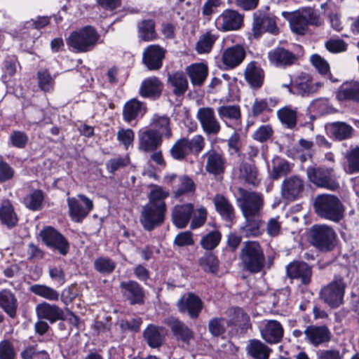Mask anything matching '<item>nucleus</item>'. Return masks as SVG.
Wrapping results in <instances>:
<instances>
[{
  "mask_svg": "<svg viewBox=\"0 0 359 359\" xmlns=\"http://www.w3.org/2000/svg\"><path fill=\"white\" fill-rule=\"evenodd\" d=\"M138 38L144 41H152L158 38L156 32V23L152 19L142 20L137 22Z\"/></svg>",
  "mask_w": 359,
  "mask_h": 359,
  "instance_id": "a19ab883",
  "label": "nucleus"
},
{
  "mask_svg": "<svg viewBox=\"0 0 359 359\" xmlns=\"http://www.w3.org/2000/svg\"><path fill=\"white\" fill-rule=\"evenodd\" d=\"M79 199L74 197L67 198L69 214L73 221L81 222L93 209V201L83 194L77 195Z\"/></svg>",
  "mask_w": 359,
  "mask_h": 359,
  "instance_id": "ddd939ff",
  "label": "nucleus"
},
{
  "mask_svg": "<svg viewBox=\"0 0 359 359\" xmlns=\"http://www.w3.org/2000/svg\"><path fill=\"white\" fill-rule=\"evenodd\" d=\"M18 301L14 292L10 289L0 290V309L5 312L11 318L17 316Z\"/></svg>",
  "mask_w": 359,
  "mask_h": 359,
  "instance_id": "72a5a7b5",
  "label": "nucleus"
},
{
  "mask_svg": "<svg viewBox=\"0 0 359 359\" xmlns=\"http://www.w3.org/2000/svg\"><path fill=\"white\" fill-rule=\"evenodd\" d=\"M165 323L170 329L175 339L182 341L186 345H189L194 339V332L183 321L177 318L170 317L165 320Z\"/></svg>",
  "mask_w": 359,
  "mask_h": 359,
  "instance_id": "412c9836",
  "label": "nucleus"
},
{
  "mask_svg": "<svg viewBox=\"0 0 359 359\" xmlns=\"http://www.w3.org/2000/svg\"><path fill=\"white\" fill-rule=\"evenodd\" d=\"M44 197V192L42 190L35 189L24 198V204L32 211L40 210L43 207Z\"/></svg>",
  "mask_w": 359,
  "mask_h": 359,
  "instance_id": "3c124183",
  "label": "nucleus"
},
{
  "mask_svg": "<svg viewBox=\"0 0 359 359\" xmlns=\"http://www.w3.org/2000/svg\"><path fill=\"white\" fill-rule=\"evenodd\" d=\"M195 190L196 184L191 177L186 175H180L178 182L175 186L173 194L175 197H180L182 195L194 193Z\"/></svg>",
  "mask_w": 359,
  "mask_h": 359,
  "instance_id": "8fccbe9b",
  "label": "nucleus"
},
{
  "mask_svg": "<svg viewBox=\"0 0 359 359\" xmlns=\"http://www.w3.org/2000/svg\"><path fill=\"white\" fill-rule=\"evenodd\" d=\"M241 197L238 199L239 207L245 218L260 216L264 205V198L261 194L248 191L240 189Z\"/></svg>",
  "mask_w": 359,
  "mask_h": 359,
  "instance_id": "0eeeda50",
  "label": "nucleus"
},
{
  "mask_svg": "<svg viewBox=\"0 0 359 359\" xmlns=\"http://www.w3.org/2000/svg\"><path fill=\"white\" fill-rule=\"evenodd\" d=\"M320 25L321 20L319 14L310 8L294 13L290 19L292 31L299 35L305 34L309 25L319 26Z\"/></svg>",
  "mask_w": 359,
  "mask_h": 359,
  "instance_id": "423d86ee",
  "label": "nucleus"
},
{
  "mask_svg": "<svg viewBox=\"0 0 359 359\" xmlns=\"http://www.w3.org/2000/svg\"><path fill=\"white\" fill-rule=\"evenodd\" d=\"M281 324L275 320H266L261 330L262 337L269 344H277L283 337Z\"/></svg>",
  "mask_w": 359,
  "mask_h": 359,
  "instance_id": "473e14b6",
  "label": "nucleus"
},
{
  "mask_svg": "<svg viewBox=\"0 0 359 359\" xmlns=\"http://www.w3.org/2000/svg\"><path fill=\"white\" fill-rule=\"evenodd\" d=\"M244 76L246 82L252 88L259 89L264 83V72L255 61L248 64L244 71Z\"/></svg>",
  "mask_w": 359,
  "mask_h": 359,
  "instance_id": "2f4dec72",
  "label": "nucleus"
},
{
  "mask_svg": "<svg viewBox=\"0 0 359 359\" xmlns=\"http://www.w3.org/2000/svg\"><path fill=\"white\" fill-rule=\"evenodd\" d=\"M286 271L290 278L299 280L303 285H307L311 283L312 268L305 262L290 263L286 267Z\"/></svg>",
  "mask_w": 359,
  "mask_h": 359,
  "instance_id": "5701e85b",
  "label": "nucleus"
},
{
  "mask_svg": "<svg viewBox=\"0 0 359 359\" xmlns=\"http://www.w3.org/2000/svg\"><path fill=\"white\" fill-rule=\"evenodd\" d=\"M166 50L158 44L148 46L142 53V62L150 71H157L163 66Z\"/></svg>",
  "mask_w": 359,
  "mask_h": 359,
  "instance_id": "6ab92c4d",
  "label": "nucleus"
},
{
  "mask_svg": "<svg viewBox=\"0 0 359 359\" xmlns=\"http://www.w3.org/2000/svg\"><path fill=\"white\" fill-rule=\"evenodd\" d=\"M39 235L48 248L58 252L62 256L69 252L70 245L68 240L53 227H45L40 231Z\"/></svg>",
  "mask_w": 359,
  "mask_h": 359,
  "instance_id": "9b49d317",
  "label": "nucleus"
},
{
  "mask_svg": "<svg viewBox=\"0 0 359 359\" xmlns=\"http://www.w3.org/2000/svg\"><path fill=\"white\" fill-rule=\"evenodd\" d=\"M252 32L256 39H259L264 32L278 34L279 29L276 25V16L261 11L254 13Z\"/></svg>",
  "mask_w": 359,
  "mask_h": 359,
  "instance_id": "f8f14e48",
  "label": "nucleus"
},
{
  "mask_svg": "<svg viewBox=\"0 0 359 359\" xmlns=\"http://www.w3.org/2000/svg\"><path fill=\"white\" fill-rule=\"evenodd\" d=\"M337 234L334 230L324 224L313 225L310 229V243L320 252H330L334 246Z\"/></svg>",
  "mask_w": 359,
  "mask_h": 359,
  "instance_id": "20e7f679",
  "label": "nucleus"
},
{
  "mask_svg": "<svg viewBox=\"0 0 359 359\" xmlns=\"http://www.w3.org/2000/svg\"><path fill=\"white\" fill-rule=\"evenodd\" d=\"M99 39L95 27L88 25L71 32L66 39V43L76 53H86L93 50Z\"/></svg>",
  "mask_w": 359,
  "mask_h": 359,
  "instance_id": "7ed1b4c3",
  "label": "nucleus"
},
{
  "mask_svg": "<svg viewBox=\"0 0 359 359\" xmlns=\"http://www.w3.org/2000/svg\"><path fill=\"white\" fill-rule=\"evenodd\" d=\"M170 120L167 116H159L154 114L151 120V125L154 126V130L161 133L162 137L169 139L172 136V130L170 126Z\"/></svg>",
  "mask_w": 359,
  "mask_h": 359,
  "instance_id": "a18cd8bd",
  "label": "nucleus"
},
{
  "mask_svg": "<svg viewBox=\"0 0 359 359\" xmlns=\"http://www.w3.org/2000/svg\"><path fill=\"white\" fill-rule=\"evenodd\" d=\"M56 75L52 76L47 69H40L36 74L39 88L45 93L53 92Z\"/></svg>",
  "mask_w": 359,
  "mask_h": 359,
  "instance_id": "09e8293b",
  "label": "nucleus"
},
{
  "mask_svg": "<svg viewBox=\"0 0 359 359\" xmlns=\"http://www.w3.org/2000/svg\"><path fill=\"white\" fill-rule=\"evenodd\" d=\"M218 35L207 32L202 34L196 44V50L199 54L208 53L211 51Z\"/></svg>",
  "mask_w": 359,
  "mask_h": 359,
  "instance_id": "5fc2aeb1",
  "label": "nucleus"
},
{
  "mask_svg": "<svg viewBox=\"0 0 359 359\" xmlns=\"http://www.w3.org/2000/svg\"><path fill=\"white\" fill-rule=\"evenodd\" d=\"M0 221L9 229L14 228L18 224V215L9 201H3L0 206Z\"/></svg>",
  "mask_w": 359,
  "mask_h": 359,
  "instance_id": "79ce46f5",
  "label": "nucleus"
},
{
  "mask_svg": "<svg viewBox=\"0 0 359 359\" xmlns=\"http://www.w3.org/2000/svg\"><path fill=\"white\" fill-rule=\"evenodd\" d=\"M163 89V83L156 76L144 79L140 88V95L144 98L156 100L160 97Z\"/></svg>",
  "mask_w": 359,
  "mask_h": 359,
  "instance_id": "7c9ffc66",
  "label": "nucleus"
},
{
  "mask_svg": "<svg viewBox=\"0 0 359 359\" xmlns=\"http://www.w3.org/2000/svg\"><path fill=\"white\" fill-rule=\"evenodd\" d=\"M330 136L336 140L342 141L353 136L354 129L353 127L343 121H336L326 126Z\"/></svg>",
  "mask_w": 359,
  "mask_h": 359,
  "instance_id": "e433bc0d",
  "label": "nucleus"
},
{
  "mask_svg": "<svg viewBox=\"0 0 359 359\" xmlns=\"http://www.w3.org/2000/svg\"><path fill=\"white\" fill-rule=\"evenodd\" d=\"M228 318L226 325L228 326L238 327L241 333H245L251 328L250 316L241 307H231L226 311Z\"/></svg>",
  "mask_w": 359,
  "mask_h": 359,
  "instance_id": "b1692460",
  "label": "nucleus"
},
{
  "mask_svg": "<svg viewBox=\"0 0 359 359\" xmlns=\"http://www.w3.org/2000/svg\"><path fill=\"white\" fill-rule=\"evenodd\" d=\"M278 100L273 97L255 98L252 105L251 114L256 118L266 113H271Z\"/></svg>",
  "mask_w": 359,
  "mask_h": 359,
  "instance_id": "37998d69",
  "label": "nucleus"
},
{
  "mask_svg": "<svg viewBox=\"0 0 359 359\" xmlns=\"http://www.w3.org/2000/svg\"><path fill=\"white\" fill-rule=\"evenodd\" d=\"M306 175L311 182L317 187L325 188L331 191L339 189V184L332 168L309 167Z\"/></svg>",
  "mask_w": 359,
  "mask_h": 359,
  "instance_id": "6e6552de",
  "label": "nucleus"
},
{
  "mask_svg": "<svg viewBox=\"0 0 359 359\" xmlns=\"http://www.w3.org/2000/svg\"><path fill=\"white\" fill-rule=\"evenodd\" d=\"M169 196L168 191H166L163 188L158 186H154L151 190L148 199L147 204L154 206H163V208H167L165 199Z\"/></svg>",
  "mask_w": 359,
  "mask_h": 359,
  "instance_id": "13d9d810",
  "label": "nucleus"
},
{
  "mask_svg": "<svg viewBox=\"0 0 359 359\" xmlns=\"http://www.w3.org/2000/svg\"><path fill=\"white\" fill-rule=\"evenodd\" d=\"M143 337L150 347L158 348L164 341L165 328L150 324L144 330Z\"/></svg>",
  "mask_w": 359,
  "mask_h": 359,
  "instance_id": "58836bf2",
  "label": "nucleus"
},
{
  "mask_svg": "<svg viewBox=\"0 0 359 359\" xmlns=\"http://www.w3.org/2000/svg\"><path fill=\"white\" fill-rule=\"evenodd\" d=\"M30 292L49 301H57L59 293L55 289L46 285L35 284L29 287Z\"/></svg>",
  "mask_w": 359,
  "mask_h": 359,
  "instance_id": "4d7b16f0",
  "label": "nucleus"
},
{
  "mask_svg": "<svg viewBox=\"0 0 359 359\" xmlns=\"http://www.w3.org/2000/svg\"><path fill=\"white\" fill-rule=\"evenodd\" d=\"M316 92L317 88L313 86L310 75L306 73H302L294 79L291 94L302 97H309Z\"/></svg>",
  "mask_w": 359,
  "mask_h": 359,
  "instance_id": "c756f323",
  "label": "nucleus"
},
{
  "mask_svg": "<svg viewBox=\"0 0 359 359\" xmlns=\"http://www.w3.org/2000/svg\"><path fill=\"white\" fill-rule=\"evenodd\" d=\"M277 116L280 123L288 129L295 128L297 122V111L290 106L282 107L277 111Z\"/></svg>",
  "mask_w": 359,
  "mask_h": 359,
  "instance_id": "c03bdc74",
  "label": "nucleus"
},
{
  "mask_svg": "<svg viewBox=\"0 0 359 359\" xmlns=\"http://www.w3.org/2000/svg\"><path fill=\"white\" fill-rule=\"evenodd\" d=\"M163 208L147 203L142 207L140 221L144 230L151 231L163 224L167 208Z\"/></svg>",
  "mask_w": 359,
  "mask_h": 359,
  "instance_id": "9d476101",
  "label": "nucleus"
},
{
  "mask_svg": "<svg viewBox=\"0 0 359 359\" xmlns=\"http://www.w3.org/2000/svg\"><path fill=\"white\" fill-rule=\"evenodd\" d=\"M167 85L172 89V92L175 96H183L189 87L186 73L182 71L168 72L167 74Z\"/></svg>",
  "mask_w": 359,
  "mask_h": 359,
  "instance_id": "cd10ccee",
  "label": "nucleus"
},
{
  "mask_svg": "<svg viewBox=\"0 0 359 359\" xmlns=\"http://www.w3.org/2000/svg\"><path fill=\"white\" fill-rule=\"evenodd\" d=\"M336 98L339 102L353 101L359 103V81L342 83L336 92Z\"/></svg>",
  "mask_w": 359,
  "mask_h": 359,
  "instance_id": "f704fd0d",
  "label": "nucleus"
},
{
  "mask_svg": "<svg viewBox=\"0 0 359 359\" xmlns=\"http://www.w3.org/2000/svg\"><path fill=\"white\" fill-rule=\"evenodd\" d=\"M347 165L346 172L352 175L359 172V147H355L348 151L345 155Z\"/></svg>",
  "mask_w": 359,
  "mask_h": 359,
  "instance_id": "bf43d9fd",
  "label": "nucleus"
},
{
  "mask_svg": "<svg viewBox=\"0 0 359 359\" xmlns=\"http://www.w3.org/2000/svg\"><path fill=\"white\" fill-rule=\"evenodd\" d=\"M346 287L344 278L336 276L329 284L320 289V298L330 308L337 309L343 304Z\"/></svg>",
  "mask_w": 359,
  "mask_h": 359,
  "instance_id": "39448f33",
  "label": "nucleus"
},
{
  "mask_svg": "<svg viewBox=\"0 0 359 359\" xmlns=\"http://www.w3.org/2000/svg\"><path fill=\"white\" fill-rule=\"evenodd\" d=\"M161 133L152 128H143L138 131V149L144 152L156 151L163 143Z\"/></svg>",
  "mask_w": 359,
  "mask_h": 359,
  "instance_id": "dca6fc26",
  "label": "nucleus"
},
{
  "mask_svg": "<svg viewBox=\"0 0 359 359\" xmlns=\"http://www.w3.org/2000/svg\"><path fill=\"white\" fill-rule=\"evenodd\" d=\"M304 341L317 347L330 340V332L326 325H309L304 331Z\"/></svg>",
  "mask_w": 359,
  "mask_h": 359,
  "instance_id": "4be33fe9",
  "label": "nucleus"
},
{
  "mask_svg": "<svg viewBox=\"0 0 359 359\" xmlns=\"http://www.w3.org/2000/svg\"><path fill=\"white\" fill-rule=\"evenodd\" d=\"M36 312L39 319H46L50 323L57 320H65L66 316L64 311L55 304L42 302L36 307Z\"/></svg>",
  "mask_w": 359,
  "mask_h": 359,
  "instance_id": "bb28decb",
  "label": "nucleus"
},
{
  "mask_svg": "<svg viewBox=\"0 0 359 359\" xmlns=\"http://www.w3.org/2000/svg\"><path fill=\"white\" fill-rule=\"evenodd\" d=\"M193 212L194 206L191 203L175 206L172 211V223L179 229L184 228L189 222Z\"/></svg>",
  "mask_w": 359,
  "mask_h": 359,
  "instance_id": "c9c22d12",
  "label": "nucleus"
},
{
  "mask_svg": "<svg viewBox=\"0 0 359 359\" xmlns=\"http://www.w3.org/2000/svg\"><path fill=\"white\" fill-rule=\"evenodd\" d=\"M271 349L257 339L250 341L247 346L248 353L254 359H269Z\"/></svg>",
  "mask_w": 359,
  "mask_h": 359,
  "instance_id": "49530a36",
  "label": "nucleus"
},
{
  "mask_svg": "<svg viewBox=\"0 0 359 359\" xmlns=\"http://www.w3.org/2000/svg\"><path fill=\"white\" fill-rule=\"evenodd\" d=\"M305 188L304 180L299 175L285 178L281 184V195L284 199L296 201L302 197Z\"/></svg>",
  "mask_w": 359,
  "mask_h": 359,
  "instance_id": "2eb2a0df",
  "label": "nucleus"
},
{
  "mask_svg": "<svg viewBox=\"0 0 359 359\" xmlns=\"http://www.w3.org/2000/svg\"><path fill=\"white\" fill-rule=\"evenodd\" d=\"M312 65L317 69L319 74L325 76L332 83H338V79L334 78L330 71L329 63L318 54H314L311 57Z\"/></svg>",
  "mask_w": 359,
  "mask_h": 359,
  "instance_id": "6e6d98bb",
  "label": "nucleus"
},
{
  "mask_svg": "<svg viewBox=\"0 0 359 359\" xmlns=\"http://www.w3.org/2000/svg\"><path fill=\"white\" fill-rule=\"evenodd\" d=\"M245 56L244 47L237 44L224 50L222 54V61L227 69H234L243 62Z\"/></svg>",
  "mask_w": 359,
  "mask_h": 359,
  "instance_id": "393cba45",
  "label": "nucleus"
},
{
  "mask_svg": "<svg viewBox=\"0 0 359 359\" xmlns=\"http://www.w3.org/2000/svg\"><path fill=\"white\" fill-rule=\"evenodd\" d=\"M205 161V170L215 179L222 178L226 168V158L219 148L211 147L202 156Z\"/></svg>",
  "mask_w": 359,
  "mask_h": 359,
  "instance_id": "1a4fd4ad",
  "label": "nucleus"
},
{
  "mask_svg": "<svg viewBox=\"0 0 359 359\" xmlns=\"http://www.w3.org/2000/svg\"><path fill=\"white\" fill-rule=\"evenodd\" d=\"M219 118L222 121H238L241 118V113L238 105H223L217 109Z\"/></svg>",
  "mask_w": 359,
  "mask_h": 359,
  "instance_id": "680f3d73",
  "label": "nucleus"
},
{
  "mask_svg": "<svg viewBox=\"0 0 359 359\" xmlns=\"http://www.w3.org/2000/svg\"><path fill=\"white\" fill-rule=\"evenodd\" d=\"M292 165L283 158H277L273 161V167L271 172V178L277 180L283 176L290 173Z\"/></svg>",
  "mask_w": 359,
  "mask_h": 359,
  "instance_id": "864d4df0",
  "label": "nucleus"
},
{
  "mask_svg": "<svg viewBox=\"0 0 359 359\" xmlns=\"http://www.w3.org/2000/svg\"><path fill=\"white\" fill-rule=\"evenodd\" d=\"M198 264L204 271L211 273H217L219 269V260L211 252H205L198 259Z\"/></svg>",
  "mask_w": 359,
  "mask_h": 359,
  "instance_id": "603ef678",
  "label": "nucleus"
},
{
  "mask_svg": "<svg viewBox=\"0 0 359 359\" xmlns=\"http://www.w3.org/2000/svg\"><path fill=\"white\" fill-rule=\"evenodd\" d=\"M196 117L206 135H217L219 133L221 126L212 107L199 108Z\"/></svg>",
  "mask_w": 359,
  "mask_h": 359,
  "instance_id": "f3484780",
  "label": "nucleus"
},
{
  "mask_svg": "<svg viewBox=\"0 0 359 359\" xmlns=\"http://www.w3.org/2000/svg\"><path fill=\"white\" fill-rule=\"evenodd\" d=\"M226 320L224 318H212L208 322V331L212 337H218L226 333Z\"/></svg>",
  "mask_w": 359,
  "mask_h": 359,
  "instance_id": "338daca9",
  "label": "nucleus"
},
{
  "mask_svg": "<svg viewBox=\"0 0 359 359\" xmlns=\"http://www.w3.org/2000/svg\"><path fill=\"white\" fill-rule=\"evenodd\" d=\"M259 217L260 216L245 218V224L241 231L246 237H257L263 233L264 230L261 228L263 222Z\"/></svg>",
  "mask_w": 359,
  "mask_h": 359,
  "instance_id": "de8ad7c7",
  "label": "nucleus"
},
{
  "mask_svg": "<svg viewBox=\"0 0 359 359\" xmlns=\"http://www.w3.org/2000/svg\"><path fill=\"white\" fill-rule=\"evenodd\" d=\"M241 175L245 182L254 187L257 186L260 180L258 178V170L254 165L248 163L243 164L241 168Z\"/></svg>",
  "mask_w": 359,
  "mask_h": 359,
  "instance_id": "e2e57ef3",
  "label": "nucleus"
},
{
  "mask_svg": "<svg viewBox=\"0 0 359 359\" xmlns=\"http://www.w3.org/2000/svg\"><path fill=\"white\" fill-rule=\"evenodd\" d=\"M146 104L136 98L127 101L123 107V119L127 123L142 118L147 112Z\"/></svg>",
  "mask_w": 359,
  "mask_h": 359,
  "instance_id": "c85d7f7f",
  "label": "nucleus"
},
{
  "mask_svg": "<svg viewBox=\"0 0 359 359\" xmlns=\"http://www.w3.org/2000/svg\"><path fill=\"white\" fill-rule=\"evenodd\" d=\"M243 22V15L237 11L224 10L216 19L215 25L219 30L233 31L240 29Z\"/></svg>",
  "mask_w": 359,
  "mask_h": 359,
  "instance_id": "a211bd4d",
  "label": "nucleus"
},
{
  "mask_svg": "<svg viewBox=\"0 0 359 359\" xmlns=\"http://www.w3.org/2000/svg\"><path fill=\"white\" fill-rule=\"evenodd\" d=\"M0 359H16L13 344L8 339L0 341Z\"/></svg>",
  "mask_w": 359,
  "mask_h": 359,
  "instance_id": "774afa93",
  "label": "nucleus"
},
{
  "mask_svg": "<svg viewBox=\"0 0 359 359\" xmlns=\"http://www.w3.org/2000/svg\"><path fill=\"white\" fill-rule=\"evenodd\" d=\"M240 259L243 269L251 273L262 271L266 266L264 250L257 241H246L240 251Z\"/></svg>",
  "mask_w": 359,
  "mask_h": 359,
  "instance_id": "f257e3e1",
  "label": "nucleus"
},
{
  "mask_svg": "<svg viewBox=\"0 0 359 359\" xmlns=\"http://www.w3.org/2000/svg\"><path fill=\"white\" fill-rule=\"evenodd\" d=\"M268 57L270 62L278 67L292 66L298 59L294 53L283 47H277L269 51Z\"/></svg>",
  "mask_w": 359,
  "mask_h": 359,
  "instance_id": "a878e982",
  "label": "nucleus"
},
{
  "mask_svg": "<svg viewBox=\"0 0 359 359\" xmlns=\"http://www.w3.org/2000/svg\"><path fill=\"white\" fill-rule=\"evenodd\" d=\"M185 73L189 76L193 86H201L206 80L208 69L203 63H194L185 68Z\"/></svg>",
  "mask_w": 359,
  "mask_h": 359,
  "instance_id": "4c0bfd02",
  "label": "nucleus"
},
{
  "mask_svg": "<svg viewBox=\"0 0 359 359\" xmlns=\"http://www.w3.org/2000/svg\"><path fill=\"white\" fill-rule=\"evenodd\" d=\"M213 203L217 212L224 220L231 222L235 217L234 208L230 201L222 194H216Z\"/></svg>",
  "mask_w": 359,
  "mask_h": 359,
  "instance_id": "ea45409f",
  "label": "nucleus"
},
{
  "mask_svg": "<svg viewBox=\"0 0 359 359\" xmlns=\"http://www.w3.org/2000/svg\"><path fill=\"white\" fill-rule=\"evenodd\" d=\"M95 271L101 274L108 275L114 272L116 269V262L107 257H99L93 263Z\"/></svg>",
  "mask_w": 359,
  "mask_h": 359,
  "instance_id": "052dcab7",
  "label": "nucleus"
},
{
  "mask_svg": "<svg viewBox=\"0 0 359 359\" xmlns=\"http://www.w3.org/2000/svg\"><path fill=\"white\" fill-rule=\"evenodd\" d=\"M176 305L180 313L187 314L191 320L198 318L203 309L201 298L194 292L181 297Z\"/></svg>",
  "mask_w": 359,
  "mask_h": 359,
  "instance_id": "4468645a",
  "label": "nucleus"
},
{
  "mask_svg": "<svg viewBox=\"0 0 359 359\" xmlns=\"http://www.w3.org/2000/svg\"><path fill=\"white\" fill-rule=\"evenodd\" d=\"M315 212L321 218L334 222L344 217V208L341 201L334 195L320 194L316 196L313 202Z\"/></svg>",
  "mask_w": 359,
  "mask_h": 359,
  "instance_id": "f03ea898",
  "label": "nucleus"
},
{
  "mask_svg": "<svg viewBox=\"0 0 359 359\" xmlns=\"http://www.w3.org/2000/svg\"><path fill=\"white\" fill-rule=\"evenodd\" d=\"M188 148L187 138L183 137L173 144L170 149V154L175 160L182 161L190 154Z\"/></svg>",
  "mask_w": 359,
  "mask_h": 359,
  "instance_id": "0e129e2a",
  "label": "nucleus"
},
{
  "mask_svg": "<svg viewBox=\"0 0 359 359\" xmlns=\"http://www.w3.org/2000/svg\"><path fill=\"white\" fill-rule=\"evenodd\" d=\"M221 238V233L217 230H214L203 236L201 239L200 244L205 250H212L219 245Z\"/></svg>",
  "mask_w": 359,
  "mask_h": 359,
  "instance_id": "69168bd1",
  "label": "nucleus"
},
{
  "mask_svg": "<svg viewBox=\"0 0 359 359\" xmlns=\"http://www.w3.org/2000/svg\"><path fill=\"white\" fill-rule=\"evenodd\" d=\"M120 289L123 299L130 305L143 304L145 298L144 288L135 280L122 281Z\"/></svg>",
  "mask_w": 359,
  "mask_h": 359,
  "instance_id": "aec40b11",
  "label": "nucleus"
}]
</instances>
